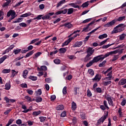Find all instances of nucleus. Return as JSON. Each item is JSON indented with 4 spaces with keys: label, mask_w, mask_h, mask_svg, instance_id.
I'll return each mask as SVG.
<instances>
[{
    "label": "nucleus",
    "mask_w": 126,
    "mask_h": 126,
    "mask_svg": "<svg viewBox=\"0 0 126 126\" xmlns=\"http://www.w3.org/2000/svg\"><path fill=\"white\" fill-rule=\"evenodd\" d=\"M66 89H67V88L65 86L63 87V95H65V94H66V93H67Z\"/></svg>",
    "instance_id": "obj_50"
},
{
    "label": "nucleus",
    "mask_w": 126,
    "mask_h": 126,
    "mask_svg": "<svg viewBox=\"0 0 126 126\" xmlns=\"http://www.w3.org/2000/svg\"><path fill=\"white\" fill-rule=\"evenodd\" d=\"M87 95L88 97H91L92 96V93H91V91L88 89L87 92Z\"/></svg>",
    "instance_id": "obj_42"
},
{
    "label": "nucleus",
    "mask_w": 126,
    "mask_h": 126,
    "mask_svg": "<svg viewBox=\"0 0 126 126\" xmlns=\"http://www.w3.org/2000/svg\"><path fill=\"white\" fill-rule=\"evenodd\" d=\"M56 96L55 95H52L50 97L51 101H54V100H56Z\"/></svg>",
    "instance_id": "obj_62"
},
{
    "label": "nucleus",
    "mask_w": 126,
    "mask_h": 126,
    "mask_svg": "<svg viewBox=\"0 0 126 126\" xmlns=\"http://www.w3.org/2000/svg\"><path fill=\"white\" fill-rule=\"evenodd\" d=\"M21 52V49H14L13 50V53H14L15 55H18L19 53Z\"/></svg>",
    "instance_id": "obj_37"
},
{
    "label": "nucleus",
    "mask_w": 126,
    "mask_h": 126,
    "mask_svg": "<svg viewBox=\"0 0 126 126\" xmlns=\"http://www.w3.org/2000/svg\"><path fill=\"white\" fill-rule=\"evenodd\" d=\"M72 41V38L70 37L67 40L65 41L62 45V47H64V46H67L69 43H70Z\"/></svg>",
    "instance_id": "obj_8"
},
{
    "label": "nucleus",
    "mask_w": 126,
    "mask_h": 126,
    "mask_svg": "<svg viewBox=\"0 0 126 126\" xmlns=\"http://www.w3.org/2000/svg\"><path fill=\"white\" fill-rule=\"evenodd\" d=\"M125 18H126V16L119 17L117 19H114L110 22H108L103 26L104 27H112V26H114L116 24V22H117V21H123Z\"/></svg>",
    "instance_id": "obj_2"
},
{
    "label": "nucleus",
    "mask_w": 126,
    "mask_h": 126,
    "mask_svg": "<svg viewBox=\"0 0 126 126\" xmlns=\"http://www.w3.org/2000/svg\"><path fill=\"white\" fill-rule=\"evenodd\" d=\"M27 92L28 93V94H30V95H33V93H34V92L32 90L29 89L27 90Z\"/></svg>",
    "instance_id": "obj_55"
},
{
    "label": "nucleus",
    "mask_w": 126,
    "mask_h": 126,
    "mask_svg": "<svg viewBox=\"0 0 126 126\" xmlns=\"http://www.w3.org/2000/svg\"><path fill=\"white\" fill-rule=\"evenodd\" d=\"M32 111V106L30 107V108L26 109V110L23 111V113H28V112H31Z\"/></svg>",
    "instance_id": "obj_47"
},
{
    "label": "nucleus",
    "mask_w": 126,
    "mask_h": 126,
    "mask_svg": "<svg viewBox=\"0 0 126 126\" xmlns=\"http://www.w3.org/2000/svg\"><path fill=\"white\" fill-rule=\"evenodd\" d=\"M41 111H34L32 113V115L33 117H37V116H39L41 114Z\"/></svg>",
    "instance_id": "obj_24"
},
{
    "label": "nucleus",
    "mask_w": 126,
    "mask_h": 126,
    "mask_svg": "<svg viewBox=\"0 0 126 126\" xmlns=\"http://www.w3.org/2000/svg\"><path fill=\"white\" fill-rule=\"evenodd\" d=\"M4 101H6V103H9V101H10V99L6 96L4 97Z\"/></svg>",
    "instance_id": "obj_63"
},
{
    "label": "nucleus",
    "mask_w": 126,
    "mask_h": 126,
    "mask_svg": "<svg viewBox=\"0 0 126 126\" xmlns=\"http://www.w3.org/2000/svg\"><path fill=\"white\" fill-rule=\"evenodd\" d=\"M54 63L56 64H60V63H61V60L58 59H55L54 60Z\"/></svg>",
    "instance_id": "obj_40"
},
{
    "label": "nucleus",
    "mask_w": 126,
    "mask_h": 126,
    "mask_svg": "<svg viewBox=\"0 0 126 126\" xmlns=\"http://www.w3.org/2000/svg\"><path fill=\"white\" fill-rule=\"evenodd\" d=\"M43 101V98L42 97L38 96L35 97V101L36 103H40V102H42Z\"/></svg>",
    "instance_id": "obj_29"
},
{
    "label": "nucleus",
    "mask_w": 126,
    "mask_h": 126,
    "mask_svg": "<svg viewBox=\"0 0 126 126\" xmlns=\"http://www.w3.org/2000/svg\"><path fill=\"white\" fill-rule=\"evenodd\" d=\"M34 95L35 96H40V95H42V90L38 89L37 91L35 92Z\"/></svg>",
    "instance_id": "obj_15"
},
{
    "label": "nucleus",
    "mask_w": 126,
    "mask_h": 126,
    "mask_svg": "<svg viewBox=\"0 0 126 126\" xmlns=\"http://www.w3.org/2000/svg\"><path fill=\"white\" fill-rule=\"evenodd\" d=\"M34 54V50H32L30 51V52L28 53L26 56H24L25 59H26L27 58H29L31 56H32V55Z\"/></svg>",
    "instance_id": "obj_13"
},
{
    "label": "nucleus",
    "mask_w": 126,
    "mask_h": 126,
    "mask_svg": "<svg viewBox=\"0 0 126 126\" xmlns=\"http://www.w3.org/2000/svg\"><path fill=\"white\" fill-rule=\"evenodd\" d=\"M69 5L74 8H79V6H78L76 3H71L69 4Z\"/></svg>",
    "instance_id": "obj_22"
},
{
    "label": "nucleus",
    "mask_w": 126,
    "mask_h": 126,
    "mask_svg": "<svg viewBox=\"0 0 126 126\" xmlns=\"http://www.w3.org/2000/svg\"><path fill=\"white\" fill-rule=\"evenodd\" d=\"M30 15H32V13L30 12H28V13L21 15V17H28V16H30Z\"/></svg>",
    "instance_id": "obj_19"
},
{
    "label": "nucleus",
    "mask_w": 126,
    "mask_h": 126,
    "mask_svg": "<svg viewBox=\"0 0 126 126\" xmlns=\"http://www.w3.org/2000/svg\"><path fill=\"white\" fill-rule=\"evenodd\" d=\"M126 34H124V33H123L121 35H120L119 36L120 37V39L121 40V41H123V40H124L125 39V38L126 37Z\"/></svg>",
    "instance_id": "obj_41"
},
{
    "label": "nucleus",
    "mask_w": 126,
    "mask_h": 126,
    "mask_svg": "<svg viewBox=\"0 0 126 126\" xmlns=\"http://www.w3.org/2000/svg\"><path fill=\"white\" fill-rule=\"evenodd\" d=\"M9 3H10V2L9 1L4 2L2 5V7H5V6H7V5L9 4Z\"/></svg>",
    "instance_id": "obj_57"
},
{
    "label": "nucleus",
    "mask_w": 126,
    "mask_h": 126,
    "mask_svg": "<svg viewBox=\"0 0 126 126\" xmlns=\"http://www.w3.org/2000/svg\"><path fill=\"white\" fill-rule=\"evenodd\" d=\"M7 58V56L5 55L3 56L2 58H0V63H2L4 62V60H6Z\"/></svg>",
    "instance_id": "obj_27"
},
{
    "label": "nucleus",
    "mask_w": 126,
    "mask_h": 126,
    "mask_svg": "<svg viewBox=\"0 0 126 126\" xmlns=\"http://www.w3.org/2000/svg\"><path fill=\"white\" fill-rule=\"evenodd\" d=\"M120 31L118 30V29H114V30L112 32V34H115L117 33H119Z\"/></svg>",
    "instance_id": "obj_58"
},
{
    "label": "nucleus",
    "mask_w": 126,
    "mask_h": 126,
    "mask_svg": "<svg viewBox=\"0 0 126 126\" xmlns=\"http://www.w3.org/2000/svg\"><path fill=\"white\" fill-rule=\"evenodd\" d=\"M10 82L6 83L5 85V90H9L10 89Z\"/></svg>",
    "instance_id": "obj_18"
},
{
    "label": "nucleus",
    "mask_w": 126,
    "mask_h": 126,
    "mask_svg": "<svg viewBox=\"0 0 126 126\" xmlns=\"http://www.w3.org/2000/svg\"><path fill=\"white\" fill-rule=\"evenodd\" d=\"M11 16V18L9 19L8 20V22H11L12 19H14L16 17V13H15V11L13 10H10L7 13V16L9 17Z\"/></svg>",
    "instance_id": "obj_3"
},
{
    "label": "nucleus",
    "mask_w": 126,
    "mask_h": 126,
    "mask_svg": "<svg viewBox=\"0 0 126 126\" xmlns=\"http://www.w3.org/2000/svg\"><path fill=\"white\" fill-rule=\"evenodd\" d=\"M125 26H126V25H125V24H120L118 25V26H117L114 28V30H115V29H118L119 30V31H120V32H122V31H124V30H125Z\"/></svg>",
    "instance_id": "obj_7"
},
{
    "label": "nucleus",
    "mask_w": 126,
    "mask_h": 126,
    "mask_svg": "<svg viewBox=\"0 0 126 126\" xmlns=\"http://www.w3.org/2000/svg\"><path fill=\"white\" fill-rule=\"evenodd\" d=\"M113 45H115V43H112V44H109L106 45H103L102 46V49H108L109 47H111V46H113Z\"/></svg>",
    "instance_id": "obj_34"
},
{
    "label": "nucleus",
    "mask_w": 126,
    "mask_h": 126,
    "mask_svg": "<svg viewBox=\"0 0 126 126\" xmlns=\"http://www.w3.org/2000/svg\"><path fill=\"white\" fill-rule=\"evenodd\" d=\"M25 98L26 99L27 102H32V98L31 97L26 95L25 96Z\"/></svg>",
    "instance_id": "obj_36"
},
{
    "label": "nucleus",
    "mask_w": 126,
    "mask_h": 126,
    "mask_svg": "<svg viewBox=\"0 0 126 126\" xmlns=\"http://www.w3.org/2000/svg\"><path fill=\"white\" fill-rule=\"evenodd\" d=\"M106 100L108 102V104L110 106H112V107H114L115 105H114V102L113 101V100L112 99V97L111 96H108L106 97Z\"/></svg>",
    "instance_id": "obj_9"
},
{
    "label": "nucleus",
    "mask_w": 126,
    "mask_h": 126,
    "mask_svg": "<svg viewBox=\"0 0 126 126\" xmlns=\"http://www.w3.org/2000/svg\"><path fill=\"white\" fill-rule=\"evenodd\" d=\"M106 63H107V61H106V60L103 61V62H102L101 63H100L98 64V66L99 67H102V66H103V65H104V64H106Z\"/></svg>",
    "instance_id": "obj_48"
},
{
    "label": "nucleus",
    "mask_w": 126,
    "mask_h": 126,
    "mask_svg": "<svg viewBox=\"0 0 126 126\" xmlns=\"http://www.w3.org/2000/svg\"><path fill=\"white\" fill-rule=\"evenodd\" d=\"M19 26H21V27H27V24L25 23H21L19 24Z\"/></svg>",
    "instance_id": "obj_51"
},
{
    "label": "nucleus",
    "mask_w": 126,
    "mask_h": 126,
    "mask_svg": "<svg viewBox=\"0 0 126 126\" xmlns=\"http://www.w3.org/2000/svg\"><path fill=\"white\" fill-rule=\"evenodd\" d=\"M117 51H113V52H109L106 53L104 55H100L94 57L93 59L90 61L89 63H87L86 64L87 67H90L92 65H93V63H98V62H100V61H102L104 59H106V58H108L109 56L113 54H116Z\"/></svg>",
    "instance_id": "obj_1"
},
{
    "label": "nucleus",
    "mask_w": 126,
    "mask_h": 126,
    "mask_svg": "<svg viewBox=\"0 0 126 126\" xmlns=\"http://www.w3.org/2000/svg\"><path fill=\"white\" fill-rule=\"evenodd\" d=\"M46 119H47L45 117H39V119L40 120L41 123H43V122H45L46 121Z\"/></svg>",
    "instance_id": "obj_49"
},
{
    "label": "nucleus",
    "mask_w": 126,
    "mask_h": 126,
    "mask_svg": "<svg viewBox=\"0 0 126 126\" xmlns=\"http://www.w3.org/2000/svg\"><path fill=\"white\" fill-rule=\"evenodd\" d=\"M80 115L81 118L82 120H86V115H85V113L83 112H81Z\"/></svg>",
    "instance_id": "obj_32"
},
{
    "label": "nucleus",
    "mask_w": 126,
    "mask_h": 126,
    "mask_svg": "<svg viewBox=\"0 0 126 126\" xmlns=\"http://www.w3.org/2000/svg\"><path fill=\"white\" fill-rule=\"evenodd\" d=\"M17 125H21L22 124V120L21 119H18L16 121Z\"/></svg>",
    "instance_id": "obj_56"
},
{
    "label": "nucleus",
    "mask_w": 126,
    "mask_h": 126,
    "mask_svg": "<svg viewBox=\"0 0 126 126\" xmlns=\"http://www.w3.org/2000/svg\"><path fill=\"white\" fill-rule=\"evenodd\" d=\"M126 83V79H121L119 82V85H125Z\"/></svg>",
    "instance_id": "obj_14"
},
{
    "label": "nucleus",
    "mask_w": 126,
    "mask_h": 126,
    "mask_svg": "<svg viewBox=\"0 0 126 126\" xmlns=\"http://www.w3.org/2000/svg\"><path fill=\"white\" fill-rule=\"evenodd\" d=\"M126 104V99L124 98L123 99V101L121 102V105L122 106H125Z\"/></svg>",
    "instance_id": "obj_61"
},
{
    "label": "nucleus",
    "mask_w": 126,
    "mask_h": 126,
    "mask_svg": "<svg viewBox=\"0 0 126 126\" xmlns=\"http://www.w3.org/2000/svg\"><path fill=\"white\" fill-rule=\"evenodd\" d=\"M101 76L99 77V74H96L94 78L93 79V80L96 81L97 80V79H98V81H100V80H101Z\"/></svg>",
    "instance_id": "obj_30"
},
{
    "label": "nucleus",
    "mask_w": 126,
    "mask_h": 126,
    "mask_svg": "<svg viewBox=\"0 0 126 126\" xmlns=\"http://www.w3.org/2000/svg\"><path fill=\"white\" fill-rule=\"evenodd\" d=\"M104 106L106 108L107 110H110V108L108 106V103L106 100L103 101Z\"/></svg>",
    "instance_id": "obj_44"
},
{
    "label": "nucleus",
    "mask_w": 126,
    "mask_h": 126,
    "mask_svg": "<svg viewBox=\"0 0 126 126\" xmlns=\"http://www.w3.org/2000/svg\"><path fill=\"white\" fill-rule=\"evenodd\" d=\"M28 75V70L25 69V70L23 71V77L25 78L26 79L27 77V75Z\"/></svg>",
    "instance_id": "obj_16"
},
{
    "label": "nucleus",
    "mask_w": 126,
    "mask_h": 126,
    "mask_svg": "<svg viewBox=\"0 0 126 126\" xmlns=\"http://www.w3.org/2000/svg\"><path fill=\"white\" fill-rule=\"evenodd\" d=\"M112 83V81H104L103 82V84L104 86H108V85H110Z\"/></svg>",
    "instance_id": "obj_33"
},
{
    "label": "nucleus",
    "mask_w": 126,
    "mask_h": 126,
    "mask_svg": "<svg viewBox=\"0 0 126 126\" xmlns=\"http://www.w3.org/2000/svg\"><path fill=\"white\" fill-rule=\"evenodd\" d=\"M108 37V34L107 33H104L98 36V39H104V38H107Z\"/></svg>",
    "instance_id": "obj_23"
},
{
    "label": "nucleus",
    "mask_w": 126,
    "mask_h": 126,
    "mask_svg": "<svg viewBox=\"0 0 126 126\" xmlns=\"http://www.w3.org/2000/svg\"><path fill=\"white\" fill-rule=\"evenodd\" d=\"M62 26H64V27L68 28V29H70L72 26V25L70 23L68 22L65 23L64 25H62Z\"/></svg>",
    "instance_id": "obj_11"
},
{
    "label": "nucleus",
    "mask_w": 126,
    "mask_h": 126,
    "mask_svg": "<svg viewBox=\"0 0 126 126\" xmlns=\"http://www.w3.org/2000/svg\"><path fill=\"white\" fill-rule=\"evenodd\" d=\"M56 109L57 111H63L64 109V106L63 105H59L56 107Z\"/></svg>",
    "instance_id": "obj_12"
},
{
    "label": "nucleus",
    "mask_w": 126,
    "mask_h": 126,
    "mask_svg": "<svg viewBox=\"0 0 126 126\" xmlns=\"http://www.w3.org/2000/svg\"><path fill=\"white\" fill-rule=\"evenodd\" d=\"M94 23H95V21H93L92 22L90 23L89 24H88L87 26L86 27H85L83 29V32H89V31H90L91 30H89V26H90L91 25H93V24H94Z\"/></svg>",
    "instance_id": "obj_6"
},
{
    "label": "nucleus",
    "mask_w": 126,
    "mask_h": 126,
    "mask_svg": "<svg viewBox=\"0 0 126 126\" xmlns=\"http://www.w3.org/2000/svg\"><path fill=\"white\" fill-rule=\"evenodd\" d=\"M73 47V48H77V47H79V42L77 41L75 42Z\"/></svg>",
    "instance_id": "obj_60"
},
{
    "label": "nucleus",
    "mask_w": 126,
    "mask_h": 126,
    "mask_svg": "<svg viewBox=\"0 0 126 126\" xmlns=\"http://www.w3.org/2000/svg\"><path fill=\"white\" fill-rule=\"evenodd\" d=\"M21 87L22 88H27V87H28V86H27V84H26V83H22L21 85Z\"/></svg>",
    "instance_id": "obj_59"
},
{
    "label": "nucleus",
    "mask_w": 126,
    "mask_h": 126,
    "mask_svg": "<svg viewBox=\"0 0 126 126\" xmlns=\"http://www.w3.org/2000/svg\"><path fill=\"white\" fill-rule=\"evenodd\" d=\"M63 3H65V0H62L59 1L57 3L56 7H60V6H61V5H62V4H63Z\"/></svg>",
    "instance_id": "obj_20"
},
{
    "label": "nucleus",
    "mask_w": 126,
    "mask_h": 126,
    "mask_svg": "<svg viewBox=\"0 0 126 126\" xmlns=\"http://www.w3.org/2000/svg\"><path fill=\"white\" fill-rule=\"evenodd\" d=\"M42 55V52H37L34 54V57H33V59H36L37 58H38Z\"/></svg>",
    "instance_id": "obj_38"
},
{
    "label": "nucleus",
    "mask_w": 126,
    "mask_h": 126,
    "mask_svg": "<svg viewBox=\"0 0 126 126\" xmlns=\"http://www.w3.org/2000/svg\"><path fill=\"white\" fill-rule=\"evenodd\" d=\"M90 57V55H89L88 54L87 55L86 57L84 58L85 63H87V62H89V61H90V60L92 59V58Z\"/></svg>",
    "instance_id": "obj_17"
},
{
    "label": "nucleus",
    "mask_w": 126,
    "mask_h": 126,
    "mask_svg": "<svg viewBox=\"0 0 126 126\" xmlns=\"http://www.w3.org/2000/svg\"><path fill=\"white\" fill-rule=\"evenodd\" d=\"M40 69L41 70H44V71H45L46 70H47V69H48V68L45 65H43L40 67Z\"/></svg>",
    "instance_id": "obj_53"
},
{
    "label": "nucleus",
    "mask_w": 126,
    "mask_h": 126,
    "mask_svg": "<svg viewBox=\"0 0 126 126\" xmlns=\"http://www.w3.org/2000/svg\"><path fill=\"white\" fill-rule=\"evenodd\" d=\"M71 109L72 111H75L76 109V103H75L74 101L72 102Z\"/></svg>",
    "instance_id": "obj_28"
},
{
    "label": "nucleus",
    "mask_w": 126,
    "mask_h": 126,
    "mask_svg": "<svg viewBox=\"0 0 126 126\" xmlns=\"http://www.w3.org/2000/svg\"><path fill=\"white\" fill-rule=\"evenodd\" d=\"M108 40H109V38H107L106 39L101 41L99 44V46H103V45H104V44L106 43L107 41H108Z\"/></svg>",
    "instance_id": "obj_54"
},
{
    "label": "nucleus",
    "mask_w": 126,
    "mask_h": 126,
    "mask_svg": "<svg viewBox=\"0 0 126 126\" xmlns=\"http://www.w3.org/2000/svg\"><path fill=\"white\" fill-rule=\"evenodd\" d=\"M88 73L91 75H92V76H93V75H94V70H93V69H89L88 70Z\"/></svg>",
    "instance_id": "obj_45"
},
{
    "label": "nucleus",
    "mask_w": 126,
    "mask_h": 126,
    "mask_svg": "<svg viewBox=\"0 0 126 126\" xmlns=\"http://www.w3.org/2000/svg\"><path fill=\"white\" fill-rule=\"evenodd\" d=\"M109 116V112H106V114L105 115H104L102 116L98 121L97 122V125H99L100 123H104L105 121V120L107 119V117Z\"/></svg>",
    "instance_id": "obj_5"
},
{
    "label": "nucleus",
    "mask_w": 126,
    "mask_h": 126,
    "mask_svg": "<svg viewBox=\"0 0 126 126\" xmlns=\"http://www.w3.org/2000/svg\"><path fill=\"white\" fill-rule=\"evenodd\" d=\"M94 51V50L92 49V48L89 47L87 51V55H89V56H91L92 55H93Z\"/></svg>",
    "instance_id": "obj_10"
},
{
    "label": "nucleus",
    "mask_w": 126,
    "mask_h": 126,
    "mask_svg": "<svg viewBox=\"0 0 126 126\" xmlns=\"http://www.w3.org/2000/svg\"><path fill=\"white\" fill-rule=\"evenodd\" d=\"M54 14H55L54 12H50L47 15L43 16L42 17V19L43 20H51V19H52V18H51V16L54 15Z\"/></svg>",
    "instance_id": "obj_4"
},
{
    "label": "nucleus",
    "mask_w": 126,
    "mask_h": 126,
    "mask_svg": "<svg viewBox=\"0 0 126 126\" xmlns=\"http://www.w3.org/2000/svg\"><path fill=\"white\" fill-rule=\"evenodd\" d=\"M67 14H72L73 11H74V9L73 8H70L67 9Z\"/></svg>",
    "instance_id": "obj_21"
},
{
    "label": "nucleus",
    "mask_w": 126,
    "mask_h": 126,
    "mask_svg": "<svg viewBox=\"0 0 126 126\" xmlns=\"http://www.w3.org/2000/svg\"><path fill=\"white\" fill-rule=\"evenodd\" d=\"M10 72V69H4L2 71V73H9Z\"/></svg>",
    "instance_id": "obj_43"
},
{
    "label": "nucleus",
    "mask_w": 126,
    "mask_h": 126,
    "mask_svg": "<svg viewBox=\"0 0 126 126\" xmlns=\"http://www.w3.org/2000/svg\"><path fill=\"white\" fill-rule=\"evenodd\" d=\"M40 40V38H35L34 39L32 40L31 42L30 43V45H31L32 44H35L36 42H38Z\"/></svg>",
    "instance_id": "obj_35"
},
{
    "label": "nucleus",
    "mask_w": 126,
    "mask_h": 126,
    "mask_svg": "<svg viewBox=\"0 0 126 126\" xmlns=\"http://www.w3.org/2000/svg\"><path fill=\"white\" fill-rule=\"evenodd\" d=\"M66 48H61L59 49V52L60 54H64L66 52Z\"/></svg>",
    "instance_id": "obj_25"
},
{
    "label": "nucleus",
    "mask_w": 126,
    "mask_h": 126,
    "mask_svg": "<svg viewBox=\"0 0 126 126\" xmlns=\"http://www.w3.org/2000/svg\"><path fill=\"white\" fill-rule=\"evenodd\" d=\"M42 16H43V15H39L36 18H34L33 20H35V19H37V20H40V19H42Z\"/></svg>",
    "instance_id": "obj_46"
},
{
    "label": "nucleus",
    "mask_w": 126,
    "mask_h": 126,
    "mask_svg": "<svg viewBox=\"0 0 126 126\" xmlns=\"http://www.w3.org/2000/svg\"><path fill=\"white\" fill-rule=\"evenodd\" d=\"M89 5V1H87L83 3L82 4L81 7H83V8H84V7H87V6H88Z\"/></svg>",
    "instance_id": "obj_26"
},
{
    "label": "nucleus",
    "mask_w": 126,
    "mask_h": 126,
    "mask_svg": "<svg viewBox=\"0 0 126 126\" xmlns=\"http://www.w3.org/2000/svg\"><path fill=\"white\" fill-rule=\"evenodd\" d=\"M120 58V55L118 54L117 55H114L113 59L112 60V62H115L117 61Z\"/></svg>",
    "instance_id": "obj_39"
},
{
    "label": "nucleus",
    "mask_w": 126,
    "mask_h": 126,
    "mask_svg": "<svg viewBox=\"0 0 126 126\" xmlns=\"http://www.w3.org/2000/svg\"><path fill=\"white\" fill-rule=\"evenodd\" d=\"M29 79H31V80H32V81H36V80L37 79V78L36 76H30L29 77Z\"/></svg>",
    "instance_id": "obj_31"
},
{
    "label": "nucleus",
    "mask_w": 126,
    "mask_h": 126,
    "mask_svg": "<svg viewBox=\"0 0 126 126\" xmlns=\"http://www.w3.org/2000/svg\"><path fill=\"white\" fill-rule=\"evenodd\" d=\"M92 20V18L87 19L84 20L82 22V23H88V22H90V21H91Z\"/></svg>",
    "instance_id": "obj_52"
},
{
    "label": "nucleus",
    "mask_w": 126,
    "mask_h": 126,
    "mask_svg": "<svg viewBox=\"0 0 126 126\" xmlns=\"http://www.w3.org/2000/svg\"><path fill=\"white\" fill-rule=\"evenodd\" d=\"M10 112H11V109H8L5 112H4V114L5 115H8V114H9Z\"/></svg>",
    "instance_id": "obj_64"
}]
</instances>
